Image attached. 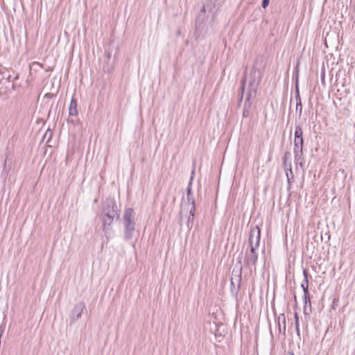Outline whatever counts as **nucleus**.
Segmentation results:
<instances>
[{"label": "nucleus", "instance_id": "obj_2", "mask_svg": "<svg viewBox=\"0 0 355 355\" xmlns=\"http://www.w3.org/2000/svg\"><path fill=\"white\" fill-rule=\"evenodd\" d=\"M119 218V213L116 203L113 200H107L102 211L103 227L105 234L109 230L114 218Z\"/></svg>", "mask_w": 355, "mask_h": 355}, {"label": "nucleus", "instance_id": "obj_8", "mask_svg": "<svg viewBox=\"0 0 355 355\" xmlns=\"http://www.w3.org/2000/svg\"><path fill=\"white\" fill-rule=\"evenodd\" d=\"M85 309V306L83 302L77 303L74 306V307L72 310L71 314V321L74 322V321H76L77 320H78L80 318Z\"/></svg>", "mask_w": 355, "mask_h": 355}, {"label": "nucleus", "instance_id": "obj_16", "mask_svg": "<svg viewBox=\"0 0 355 355\" xmlns=\"http://www.w3.org/2000/svg\"><path fill=\"white\" fill-rule=\"evenodd\" d=\"M294 318H295V325H296V324H299V317H298L297 313H295Z\"/></svg>", "mask_w": 355, "mask_h": 355}, {"label": "nucleus", "instance_id": "obj_22", "mask_svg": "<svg viewBox=\"0 0 355 355\" xmlns=\"http://www.w3.org/2000/svg\"><path fill=\"white\" fill-rule=\"evenodd\" d=\"M205 7H203L202 11H205Z\"/></svg>", "mask_w": 355, "mask_h": 355}, {"label": "nucleus", "instance_id": "obj_4", "mask_svg": "<svg viewBox=\"0 0 355 355\" xmlns=\"http://www.w3.org/2000/svg\"><path fill=\"white\" fill-rule=\"evenodd\" d=\"M195 169L193 168L191 171V175L190 177V181L187 187V202L189 205V209L190 212V216L189 218V220H191V218H193L195 215V200L191 193V185L192 182L194 178Z\"/></svg>", "mask_w": 355, "mask_h": 355}, {"label": "nucleus", "instance_id": "obj_21", "mask_svg": "<svg viewBox=\"0 0 355 355\" xmlns=\"http://www.w3.org/2000/svg\"><path fill=\"white\" fill-rule=\"evenodd\" d=\"M297 96H299V91L297 89Z\"/></svg>", "mask_w": 355, "mask_h": 355}, {"label": "nucleus", "instance_id": "obj_23", "mask_svg": "<svg viewBox=\"0 0 355 355\" xmlns=\"http://www.w3.org/2000/svg\"><path fill=\"white\" fill-rule=\"evenodd\" d=\"M46 96H48V97H50V95L48 94H46Z\"/></svg>", "mask_w": 355, "mask_h": 355}, {"label": "nucleus", "instance_id": "obj_17", "mask_svg": "<svg viewBox=\"0 0 355 355\" xmlns=\"http://www.w3.org/2000/svg\"><path fill=\"white\" fill-rule=\"evenodd\" d=\"M295 326V331L298 336H300V324H296Z\"/></svg>", "mask_w": 355, "mask_h": 355}, {"label": "nucleus", "instance_id": "obj_3", "mask_svg": "<svg viewBox=\"0 0 355 355\" xmlns=\"http://www.w3.org/2000/svg\"><path fill=\"white\" fill-rule=\"evenodd\" d=\"M135 212L131 208L126 209L123 215V220L124 225L125 239L129 240L133 237L135 230Z\"/></svg>", "mask_w": 355, "mask_h": 355}, {"label": "nucleus", "instance_id": "obj_7", "mask_svg": "<svg viewBox=\"0 0 355 355\" xmlns=\"http://www.w3.org/2000/svg\"><path fill=\"white\" fill-rule=\"evenodd\" d=\"M259 248H254L253 246L250 247V250L246 252L245 258L244 262L247 264H252L255 266L258 259V254L257 252V250Z\"/></svg>", "mask_w": 355, "mask_h": 355}, {"label": "nucleus", "instance_id": "obj_10", "mask_svg": "<svg viewBox=\"0 0 355 355\" xmlns=\"http://www.w3.org/2000/svg\"><path fill=\"white\" fill-rule=\"evenodd\" d=\"M279 332L283 335L286 333V317L284 314H280L277 318Z\"/></svg>", "mask_w": 355, "mask_h": 355}, {"label": "nucleus", "instance_id": "obj_14", "mask_svg": "<svg viewBox=\"0 0 355 355\" xmlns=\"http://www.w3.org/2000/svg\"><path fill=\"white\" fill-rule=\"evenodd\" d=\"M284 164H285V168L286 170V175L288 181L289 182L290 180L293 178V171H292V168H291V165L290 164L288 167L286 162L284 163Z\"/></svg>", "mask_w": 355, "mask_h": 355}, {"label": "nucleus", "instance_id": "obj_9", "mask_svg": "<svg viewBox=\"0 0 355 355\" xmlns=\"http://www.w3.org/2000/svg\"><path fill=\"white\" fill-rule=\"evenodd\" d=\"M235 272V277L231 278V286L232 288L234 287V284L236 282L237 284V290L240 289L241 286V273H242V268L240 267L236 271L235 269L233 270L232 275H234V273Z\"/></svg>", "mask_w": 355, "mask_h": 355}, {"label": "nucleus", "instance_id": "obj_12", "mask_svg": "<svg viewBox=\"0 0 355 355\" xmlns=\"http://www.w3.org/2000/svg\"><path fill=\"white\" fill-rule=\"evenodd\" d=\"M303 275L304 276V282L301 284V287L303 289L304 295H307L309 293V281H308V272L306 270H303Z\"/></svg>", "mask_w": 355, "mask_h": 355}, {"label": "nucleus", "instance_id": "obj_1", "mask_svg": "<svg viewBox=\"0 0 355 355\" xmlns=\"http://www.w3.org/2000/svg\"><path fill=\"white\" fill-rule=\"evenodd\" d=\"M250 80L249 83L250 89L247 94L244 106H243V117L248 118L250 116V110L252 102L250 99L252 98H254L256 96V92L257 89V87L259 84L261 80V73L259 70L256 69H253L250 73Z\"/></svg>", "mask_w": 355, "mask_h": 355}, {"label": "nucleus", "instance_id": "obj_6", "mask_svg": "<svg viewBox=\"0 0 355 355\" xmlns=\"http://www.w3.org/2000/svg\"><path fill=\"white\" fill-rule=\"evenodd\" d=\"M261 230L258 226H255L250 230L249 236V243L250 247L259 248L260 243Z\"/></svg>", "mask_w": 355, "mask_h": 355}, {"label": "nucleus", "instance_id": "obj_19", "mask_svg": "<svg viewBox=\"0 0 355 355\" xmlns=\"http://www.w3.org/2000/svg\"><path fill=\"white\" fill-rule=\"evenodd\" d=\"M286 355H294V354L293 352H288L287 354Z\"/></svg>", "mask_w": 355, "mask_h": 355}, {"label": "nucleus", "instance_id": "obj_20", "mask_svg": "<svg viewBox=\"0 0 355 355\" xmlns=\"http://www.w3.org/2000/svg\"><path fill=\"white\" fill-rule=\"evenodd\" d=\"M299 101H300V99H299ZM300 112L302 111V105H301V103L300 102Z\"/></svg>", "mask_w": 355, "mask_h": 355}, {"label": "nucleus", "instance_id": "obj_15", "mask_svg": "<svg viewBox=\"0 0 355 355\" xmlns=\"http://www.w3.org/2000/svg\"><path fill=\"white\" fill-rule=\"evenodd\" d=\"M269 1H270V0H263L262 1V7L263 8H266L269 4Z\"/></svg>", "mask_w": 355, "mask_h": 355}, {"label": "nucleus", "instance_id": "obj_18", "mask_svg": "<svg viewBox=\"0 0 355 355\" xmlns=\"http://www.w3.org/2000/svg\"><path fill=\"white\" fill-rule=\"evenodd\" d=\"M243 93H244V87H242V91H241V98H243Z\"/></svg>", "mask_w": 355, "mask_h": 355}, {"label": "nucleus", "instance_id": "obj_11", "mask_svg": "<svg viewBox=\"0 0 355 355\" xmlns=\"http://www.w3.org/2000/svg\"><path fill=\"white\" fill-rule=\"evenodd\" d=\"M69 114L71 116H76L78 114L77 101L72 98L69 107Z\"/></svg>", "mask_w": 355, "mask_h": 355}, {"label": "nucleus", "instance_id": "obj_24", "mask_svg": "<svg viewBox=\"0 0 355 355\" xmlns=\"http://www.w3.org/2000/svg\"><path fill=\"white\" fill-rule=\"evenodd\" d=\"M46 96H48V97H50V95L48 94H46Z\"/></svg>", "mask_w": 355, "mask_h": 355}, {"label": "nucleus", "instance_id": "obj_5", "mask_svg": "<svg viewBox=\"0 0 355 355\" xmlns=\"http://www.w3.org/2000/svg\"><path fill=\"white\" fill-rule=\"evenodd\" d=\"M303 131L300 125L295 127L294 138V153L295 157L302 152L303 147Z\"/></svg>", "mask_w": 355, "mask_h": 355}, {"label": "nucleus", "instance_id": "obj_13", "mask_svg": "<svg viewBox=\"0 0 355 355\" xmlns=\"http://www.w3.org/2000/svg\"><path fill=\"white\" fill-rule=\"evenodd\" d=\"M304 313L305 315H309L311 310L308 311L307 307L308 306L311 308V300L309 293L307 295H304Z\"/></svg>", "mask_w": 355, "mask_h": 355}]
</instances>
